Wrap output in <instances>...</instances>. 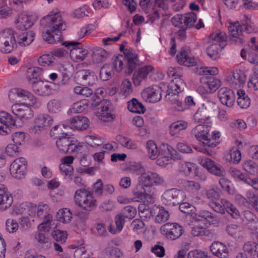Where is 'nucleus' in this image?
Here are the masks:
<instances>
[{"instance_id":"obj_1","label":"nucleus","mask_w":258,"mask_h":258,"mask_svg":"<svg viewBox=\"0 0 258 258\" xmlns=\"http://www.w3.org/2000/svg\"><path fill=\"white\" fill-rule=\"evenodd\" d=\"M17 95L22 98L25 103H16L12 106L13 113L22 120H27L33 117V111L31 108L36 103V98L29 91L21 88H14L10 90L9 97L14 100Z\"/></svg>"},{"instance_id":"obj_2","label":"nucleus","mask_w":258,"mask_h":258,"mask_svg":"<svg viewBox=\"0 0 258 258\" xmlns=\"http://www.w3.org/2000/svg\"><path fill=\"white\" fill-rule=\"evenodd\" d=\"M40 23L46 29L42 35L44 40L50 44L60 41L62 31L66 29L67 25L59 13L48 15L41 20Z\"/></svg>"},{"instance_id":"obj_3","label":"nucleus","mask_w":258,"mask_h":258,"mask_svg":"<svg viewBox=\"0 0 258 258\" xmlns=\"http://www.w3.org/2000/svg\"><path fill=\"white\" fill-rule=\"evenodd\" d=\"M229 36H227L224 32H215L211 34L209 38L211 40L217 42H224L229 37L232 42L235 44H240L243 42V39L240 37L243 31L247 33H255L257 30L253 25L251 24L240 25L238 21L231 23L228 27Z\"/></svg>"},{"instance_id":"obj_4","label":"nucleus","mask_w":258,"mask_h":258,"mask_svg":"<svg viewBox=\"0 0 258 258\" xmlns=\"http://www.w3.org/2000/svg\"><path fill=\"white\" fill-rule=\"evenodd\" d=\"M124 56H116L113 59V68L117 72H120L126 68L125 73L131 74L134 70L139 66V60L135 51L131 48L124 50Z\"/></svg>"},{"instance_id":"obj_5","label":"nucleus","mask_w":258,"mask_h":258,"mask_svg":"<svg viewBox=\"0 0 258 258\" xmlns=\"http://www.w3.org/2000/svg\"><path fill=\"white\" fill-rule=\"evenodd\" d=\"M146 149L150 158L153 160L157 158L160 156V155H163L166 152H171V155L174 159H180L181 157L176 151L174 150L171 147L169 146L168 144H163L160 148H158L156 144L152 140L148 141L147 142Z\"/></svg>"},{"instance_id":"obj_6","label":"nucleus","mask_w":258,"mask_h":258,"mask_svg":"<svg viewBox=\"0 0 258 258\" xmlns=\"http://www.w3.org/2000/svg\"><path fill=\"white\" fill-rule=\"evenodd\" d=\"M218 110L217 105L209 101L202 104L194 115L195 121L199 123H204L216 114Z\"/></svg>"},{"instance_id":"obj_7","label":"nucleus","mask_w":258,"mask_h":258,"mask_svg":"<svg viewBox=\"0 0 258 258\" xmlns=\"http://www.w3.org/2000/svg\"><path fill=\"white\" fill-rule=\"evenodd\" d=\"M74 198L76 204L85 210L90 211L96 206V200L93 198L92 194L84 188L78 189Z\"/></svg>"},{"instance_id":"obj_8","label":"nucleus","mask_w":258,"mask_h":258,"mask_svg":"<svg viewBox=\"0 0 258 258\" xmlns=\"http://www.w3.org/2000/svg\"><path fill=\"white\" fill-rule=\"evenodd\" d=\"M92 104L99 106L100 111L98 112V116L103 121L111 120L113 119L114 111L113 106L110 101L107 100H100L98 95L95 94L92 99Z\"/></svg>"},{"instance_id":"obj_9","label":"nucleus","mask_w":258,"mask_h":258,"mask_svg":"<svg viewBox=\"0 0 258 258\" xmlns=\"http://www.w3.org/2000/svg\"><path fill=\"white\" fill-rule=\"evenodd\" d=\"M62 127L64 126L59 125H55L50 131V134L58 138L56 144L59 151L64 154H70L69 151H71V147L74 144L72 138L67 137L68 134L67 133H61L62 135L59 136V133H54V131L57 129H59V130L61 131Z\"/></svg>"},{"instance_id":"obj_10","label":"nucleus","mask_w":258,"mask_h":258,"mask_svg":"<svg viewBox=\"0 0 258 258\" xmlns=\"http://www.w3.org/2000/svg\"><path fill=\"white\" fill-rule=\"evenodd\" d=\"M17 43L12 30H6L0 33V51L9 53L16 48Z\"/></svg>"},{"instance_id":"obj_11","label":"nucleus","mask_w":258,"mask_h":258,"mask_svg":"<svg viewBox=\"0 0 258 258\" xmlns=\"http://www.w3.org/2000/svg\"><path fill=\"white\" fill-rule=\"evenodd\" d=\"M62 45L70 51L71 57L76 61H83L88 54V50L82 48L80 42L66 41Z\"/></svg>"},{"instance_id":"obj_12","label":"nucleus","mask_w":258,"mask_h":258,"mask_svg":"<svg viewBox=\"0 0 258 258\" xmlns=\"http://www.w3.org/2000/svg\"><path fill=\"white\" fill-rule=\"evenodd\" d=\"M184 195L182 191L177 188L166 190L162 195L163 203L168 206L178 205L183 200Z\"/></svg>"},{"instance_id":"obj_13","label":"nucleus","mask_w":258,"mask_h":258,"mask_svg":"<svg viewBox=\"0 0 258 258\" xmlns=\"http://www.w3.org/2000/svg\"><path fill=\"white\" fill-rule=\"evenodd\" d=\"M210 128L208 126L200 123L192 130L191 134L198 141L202 142L205 146H214L213 140L212 143L210 140Z\"/></svg>"},{"instance_id":"obj_14","label":"nucleus","mask_w":258,"mask_h":258,"mask_svg":"<svg viewBox=\"0 0 258 258\" xmlns=\"http://www.w3.org/2000/svg\"><path fill=\"white\" fill-rule=\"evenodd\" d=\"M163 235L168 239L174 240L179 238L184 230L183 227L176 223H167L161 227Z\"/></svg>"},{"instance_id":"obj_15","label":"nucleus","mask_w":258,"mask_h":258,"mask_svg":"<svg viewBox=\"0 0 258 258\" xmlns=\"http://www.w3.org/2000/svg\"><path fill=\"white\" fill-rule=\"evenodd\" d=\"M27 161L24 158L15 159L10 166V171L12 176L17 179L23 178L26 174Z\"/></svg>"},{"instance_id":"obj_16","label":"nucleus","mask_w":258,"mask_h":258,"mask_svg":"<svg viewBox=\"0 0 258 258\" xmlns=\"http://www.w3.org/2000/svg\"><path fill=\"white\" fill-rule=\"evenodd\" d=\"M139 181L142 183L145 187L151 189H155L153 187L154 185H158L162 183L164 180L156 172L148 171L142 173L139 177Z\"/></svg>"},{"instance_id":"obj_17","label":"nucleus","mask_w":258,"mask_h":258,"mask_svg":"<svg viewBox=\"0 0 258 258\" xmlns=\"http://www.w3.org/2000/svg\"><path fill=\"white\" fill-rule=\"evenodd\" d=\"M161 88L153 85L145 88L142 92V96L146 101L154 103L161 100Z\"/></svg>"},{"instance_id":"obj_18","label":"nucleus","mask_w":258,"mask_h":258,"mask_svg":"<svg viewBox=\"0 0 258 258\" xmlns=\"http://www.w3.org/2000/svg\"><path fill=\"white\" fill-rule=\"evenodd\" d=\"M199 163L208 171L217 176L222 177L225 175V171L223 167L208 158H200L199 159Z\"/></svg>"},{"instance_id":"obj_19","label":"nucleus","mask_w":258,"mask_h":258,"mask_svg":"<svg viewBox=\"0 0 258 258\" xmlns=\"http://www.w3.org/2000/svg\"><path fill=\"white\" fill-rule=\"evenodd\" d=\"M15 120L11 115L5 111L0 112V135L11 133V128L15 125Z\"/></svg>"},{"instance_id":"obj_20","label":"nucleus","mask_w":258,"mask_h":258,"mask_svg":"<svg viewBox=\"0 0 258 258\" xmlns=\"http://www.w3.org/2000/svg\"><path fill=\"white\" fill-rule=\"evenodd\" d=\"M184 84L182 80L179 78H175L169 84L168 86V90L165 98L167 101H170L173 98H179L178 94L181 92L183 89Z\"/></svg>"},{"instance_id":"obj_21","label":"nucleus","mask_w":258,"mask_h":258,"mask_svg":"<svg viewBox=\"0 0 258 258\" xmlns=\"http://www.w3.org/2000/svg\"><path fill=\"white\" fill-rule=\"evenodd\" d=\"M155 189H151L145 187V186L141 182L136 185V187L133 189V194L137 199L136 201H143L147 199H151L152 196L154 195Z\"/></svg>"},{"instance_id":"obj_22","label":"nucleus","mask_w":258,"mask_h":258,"mask_svg":"<svg viewBox=\"0 0 258 258\" xmlns=\"http://www.w3.org/2000/svg\"><path fill=\"white\" fill-rule=\"evenodd\" d=\"M218 96L222 104L231 107L234 105L235 99L234 92L227 88H221L218 92Z\"/></svg>"},{"instance_id":"obj_23","label":"nucleus","mask_w":258,"mask_h":258,"mask_svg":"<svg viewBox=\"0 0 258 258\" xmlns=\"http://www.w3.org/2000/svg\"><path fill=\"white\" fill-rule=\"evenodd\" d=\"M70 154L75 153L82 165L86 166L85 161H86V156L88 153V149L85 144L79 143L76 144L74 143L73 146L71 147Z\"/></svg>"},{"instance_id":"obj_24","label":"nucleus","mask_w":258,"mask_h":258,"mask_svg":"<svg viewBox=\"0 0 258 258\" xmlns=\"http://www.w3.org/2000/svg\"><path fill=\"white\" fill-rule=\"evenodd\" d=\"M67 123L71 128L84 130L88 127L89 121L86 117L77 115L69 120Z\"/></svg>"},{"instance_id":"obj_25","label":"nucleus","mask_w":258,"mask_h":258,"mask_svg":"<svg viewBox=\"0 0 258 258\" xmlns=\"http://www.w3.org/2000/svg\"><path fill=\"white\" fill-rule=\"evenodd\" d=\"M29 212V215H32L33 213H36L37 218L43 220L47 219L49 217H52L49 214V207L46 204L41 203L37 207L36 205H31Z\"/></svg>"},{"instance_id":"obj_26","label":"nucleus","mask_w":258,"mask_h":258,"mask_svg":"<svg viewBox=\"0 0 258 258\" xmlns=\"http://www.w3.org/2000/svg\"><path fill=\"white\" fill-rule=\"evenodd\" d=\"M78 77L83 83L92 86L97 82V78L93 71L83 70L78 73Z\"/></svg>"},{"instance_id":"obj_27","label":"nucleus","mask_w":258,"mask_h":258,"mask_svg":"<svg viewBox=\"0 0 258 258\" xmlns=\"http://www.w3.org/2000/svg\"><path fill=\"white\" fill-rule=\"evenodd\" d=\"M200 81L207 91L210 93L215 92L221 86V81L213 77H202Z\"/></svg>"},{"instance_id":"obj_28","label":"nucleus","mask_w":258,"mask_h":258,"mask_svg":"<svg viewBox=\"0 0 258 258\" xmlns=\"http://www.w3.org/2000/svg\"><path fill=\"white\" fill-rule=\"evenodd\" d=\"M153 69L151 66H146L136 71L133 76V81L136 86H139L141 82L147 78L149 73Z\"/></svg>"},{"instance_id":"obj_29","label":"nucleus","mask_w":258,"mask_h":258,"mask_svg":"<svg viewBox=\"0 0 258 258\" xmlns=\"http://www.w3.org/2000/svg\"><path fill=\"white\" fill-rule=\"evenodd\" d=\"M227 81L232 87H239L245 82V76L242 71H236L227 76Z\"/></svg>"},{"instance_id":"obj_30","label":"nucleus","mask_w":258,"mask_h":258,"mask_svg":"<svg viewBox=\"0 0 258 258\" xmlns=\"http://www.w3.org/2000/svg\"><path fill=\"white\" fill-rule=\"evenodd\" d=\"M32 88L33 91L40 96H47L50 93L49 85L40 79L32 82Z\"/></svg>"},{"instance_id":"obj_31","label":"nucleus","mask_w":258,"mask_h":258,"mask_svg":"<svg viewBox=\"0 0 258 258\" xmlns=\"http://www.w3.org/2000/svg\"><path fill=\"white\" fill-rule=\"evenodd\" d=\"M210 251L213 254L220 258H227L228 256V251L227 246L218 241H214L212 243Z\"/></svg>"},{"instance_id":"obj_32","label":"nucleus","mask_w":258,"mask_h":258,"mask_svg":"<svg viewBox=\"0 0 258 258\" xmlns=\"http://www.w3.org/2000/svg\"><path fill=\"white\" fill-rule=\"evenodd\" d=\"M153 217L156 222L160 223L167 221L169 217V214L163 207L154 205Z\"/></svg>"},{"instance_id":"obj_33","label":"nucleus","mask_w":258,"mask_h":258,"mask_svg":"<svg viewBox=\"0 0 258 258\" xmlns=\"http://www.w3.org/2000/svg\"><path fill=\"white\" fill-rule=\"evenodd\" d=\"M176 58L178 63L180 64L189 67L194 66L196 64L195 58L189 57L184 48H182L179 54L177 55Z\"/></svg>"},{"instance_id":"obj_34","label":"nucleus","mask_w":258,"mask_h":258,"mask_svg":"<svg viewBox=\"0 0 258 258\" xmlns=\"http://www.w3.org/2000/svg\"><path fill=\"white\" fill-rule=\"evenodd\" d=\"M125 218V216L122 214H117L115 217L116 228H115L112 225H110L108 227V231L113 234H116L117 232H120L124 224Z\"/></svg>"},{"instance_id":"obj_35","label":"nucleus","mask_w":258,"mask_h":258,"mask_svg":"<svg viewBox=\"0 0 258 258\" xmlns=\"http://www.w3.org/2000/svg\"><path fill=\"white\" fill-rule=\"evenodd\" d=\"M35 123L39 131H42L45 127L51 125L53 122L52 118L48 114L40 115L35 119Z\"/></svg>"},{"instance_id":"obj_36","label":"nucleus","mask_w":258,"mask_h":258,"mask_svg":"<svg viewBox=\"0 0 258 258\" xmlns=\"http://www.w3.org/2000/svg\"><path fill=\"white\" fill-rule=\"evenodd\" d=\"M35 34L32 31L22 33L18 38V43L21 46L29 45L34 40Z\"/></svg>"},{"instance_id":"obj_37","label":"nucleus","mask_w":258,"mask_h":258,"mask_svg":"<svg viewBox=\"0 0 258 258\" xmlns=\"http://www.w3.org/2000/svg\"><path fill=\"white\" fill-rule=\"evenodd\" d=\"M16 22L17 24V27L22 30L29 29L33 24L30 18L23 14L18 16Z\"/></svg>"},{"instance_id":"obj_38","label":"nucleus","mask_w":258,"mask_h":258,"mask_svg":"<svg viewBox=\"0 0 258 258\" xmlns=\"http://www.w3.org/2000/svg\"><path fill=\"white\" fill-rule=\"evenodd\" d=\"M238 96L237 103L239 106L243 109H246L249 107L250 104V99L246 95L244 90H239L237 91Z\"/></svg>"},{"instance_id":"obj_39","label":"nucleus","mask_w":258,"mask_h":258,"mask_svg":"<svg viewBox=\"0 0 258 258\" xmlns=\"http://www.w3.org/2000/svg\"><path fill=\"white\" fill-rule=\"evenodd\" d=\"M127 108L131 112L137 113H144L146 111L144 106L136 98H133L127 102Z\"/></svg>"},{"instance_id":"obj_40","label":"nucleus","mask_w":258,"mask_h":258,"mask_svg":"<svg viewBox=\"0 0 258 258\" xmlns=\"http://www.w3.org/2000/svg\"><path fill=\"white\" fill-rule=\"evenodd\" d=\"M108 55V53L104 49L96 47L93 49L92 59L94 62L98 63L105 60Z\"/></svg>"},{"instance_id":"obj_41","label":"nucleus","mask_w":258,"mask_h":258,"mask_svg":"<svg viewBox=\"0 0 258 258\" xmlns=\"http://www.w3.org/2000/svg\"><path fill=\"white\" fill-rule=\"evenodd\" d=\"M195 218L199 221L206 220L213 224L217 223L214 214L206 210H201L195 214Z\"/></svg>"},{"instance_id":"obj_42","label":"nucleus","mask_w":258,"mask_h":258,"mask_svg":"<svg viewBox=\"0 0 258 258\" xmlns=\"http://www.w3.org/2000/svg\"><path fill=\"white\" fill-rule=\"evenodd\" d=\"M139 214L140 217L145 220L153 217V206L150 208L145 204H140L138 206Z\"/></svg>"},{"instance_id":"obj_43","label":"nucleus","mask_w":258,"mask_h":258,"mask_svg":"<svg viewBox=\"0 0 258 258\" xmlns=\"http://www.w3.org/2000/svg\"><path fill=\"white\" fill-rule=\"evenodd\" d=\"M187 125V122L183 120H178L171 123L169 127L170 135L172 136L176 135L180 131L186 128Z\"/></svg>"},{"instance_id":"obj_44","label":"nucleus","mask_w":258,"mask_h":258,"mask_svg":"<svg viewBox=\"0 0 258 258\" xmlns=\"http://www.w3.org/2000/svg\"><path fill=\"white\" fill-rule=\"evenodd\" d=\"M42 71V68L37 67H33L28 69L27 77L31 83L36 80L40 79L39 77Z\"/></svg>"},{"instance_id":"obj_45","label":"nucleus","mask_w":258,"mask_h":258,"mask_svg":"<svg viewBox=\"0 0 258 258\" xmlns=\"http://www.w3.org/2000/svg\"><path fill=\"white\" fill-rule=\"evenodd\" d=\"M182 183L184 189L191 193L197 192L201 188L199 183L195 181L185 180Z\"/></svg>"},{"instance_id":"obj_46","label":"nucleus","mask_w":258,"mask_h":258,"mask_svg":"<svg viewBox=\"0 0 258 258\" xmlns=\"http://www.w3.org/2000/svg\"><path fill=\"white\" fill-rule=\"evenodd\" d=\"M221 47L220 44L215 43L209 46L207 49V54L213 60L219 57V51Z\"/></svg>"},{"instance_id":"obj_47","label":"nucleus","mask_w":258,"mask_h":258,"mask_svg":"<svg viewBox=\"0 0 258 258\" xmlns=\"http://www.w3.org/2000/svg\"><path fill=\"white\" fill-rule=\"evenodd\" d=\"M223 207L225 210L231 215V216L235 219H237L239 216V213L238 210L232 204L226 200H223L222 201Z\"/></svg>"},{"instance_id":"obj_48","label":"nucleus","mask_w":258,"mask_h":258,"mask_svg":"<svg viewBox=\"0 0 258 258\" xmlns=\"http://www.w3.org/2000/svg\"><path fill=\"white\" fill-rule=\"evenodd\" d=\"M243 249L247 256L252 257L258 250V244L255 242L249 241L244 244Z\"/></svg>"},{"instance_id":"obj_49","label":"nucleus","mask_w":258,"mask_h":258,"mask_svg":"<svg viewBox=\"0 0 258 258\" xmlns=\"http://www.w3.org/2000/svg\"><path fill=\"white\" fill-rule=\"evenodd\" d=\"M13 197L8 192L0 198V209L5 210L9 208L13 203Z\"/></svg>"},{"instance_id":"obj_50","label":"nucleus","mask_w":258,"mask_h":258,"mask_svg":"<svg viewBox=\"0 0 258 258\" xmlns=\"http://www.w3.org/2000/svg\"><path fill=\"white\" fill-rule=\"evenodd\" d=\"M232 176L236 180L242 181L249 185V180H250L247 174L241 172L236 169H232L231 170Z\"/></svg>"},{"instance_id":"obj_51","label":"nucleus","mask_w":258,"mask_h":258,"mask_svg":"<svg viewBox=\"0 0 258 258\" xmlns=\"http://www.w3.org/2000/svg\"><path fill=\"white\" fill-rule=\"evenodd\" d=\"M47 106L48 111L52 113H58L61 111V102L57 99L50 100Z\"/></svg>"},{"instance_id":"obj_52","label":"nucleus","mask_w":258,"mask_h":258,"mask_svg":"<svg viewBox=\"0 0 258 258\" xmlns=\"http://www.w3.org/2000/svg\"><path fill=\"white\" fill-rule=\"evenodd\" d=\"M172 25L180 29H187L186 24L185 23L183 15L177 14L171 19Z\"/></svg>"},{"instance_id":"obj_53","label":"nucleus","mask_w":258,"mask_h":258,"mask_svg":"<svg viewBox=\"0 0 258 258\" xmlns=\"http://www.w3.org/2000/svg\"><path fill=\"white\" fill-rule=\"evenodd\" d=\"M248 87L254 91L258 90V70H253L247 83Z\"/></svg>"},{"instance_id":"obj_54","label":"nucleus","mask_w":258,"mask_h":258,"mask_svg":"<svg viewBox=\"0 0 258 258\" xmlns=\"http://www.w3.org/2000/svg\"><path fill=\"white\" fill-rule=\"evenodd\" d=\"M57 215L59 216V220L63 223L70 222L72 218V213L70 210L67 208L59 210L57 212Z\"/></svg>"},{"instance_id":"obj_55","label":"nucleus","mask_w":258,"mask_h":258,"mask_svg":"<svg viewBox=\"0 0 258 258\" xmlns=\"http://www.w3.org/2000/svg\"><path fill=\"white\" fill-rule=\"evenodd\" d=\"M126 169L132 173H142L144 169L139 162L131 161L126 163Z\"/></svg>"},{"instance_id":"obj_56","label":"nucleus","mask_w":258,"mask_h":258,"mask_svg":"<svg viewBox=\"0 0 258 258\" xmlns=\"http://www.w3.org/2000/svg\"><path fill=\"white\" fill-rule=\"evenodd\" d=\"M54 57L51 54H44L41 56L38 59V62L42 66H53Z\"/></svg>"},{"instance_id":"obj_57","label":"nucleus","mask_w":258,"mask_h":258,"mask_svg":"<svg viewBox=\"0 0 258 258\" xmlns=\"http://www.w3.org/2000/svg\"><path fill=\"white\" fill-rule=\"evenodd\" d=\"M52 236L56 241L62 243L66 241L68 234L66 231L57 229L52 232Z\"/></svg>"},{"instance_id":"obj_58","label":"nucleus","mask_w":258,"mask_h":258,"mask_svg":"<svg viewBox=\"0 0 258 258\" xmlns=\"http://www.w3.org/2000/svg\"><path fill=\"white\" fill-rule=\"evenodd\" d=\"M183 16L185 21V23L186 24L187 29L190 28L194 26L197 19V16L195 13L191 12L185 14Z\"/></svg>"},{"instance_id":"obj_59","label":"nucleus","mask_w":258,"mask_h":258,"mask_svg":"<svg viewBox=\"0 0 258 258\" xmlns=\"http://www.w3.org/2000/svg\"><path fill=\"white\" fill-rule=\"evenodd\" d=\"M230 159L229 161L237 164L241 160V155L240 151L236 148H232L229 151Z\"/></svg>"},{"instance_id":"obj_60","label":"nucleus","mask_w":258,"mask_h":258,"mask_svg":"<svg viewBox=\"0 0 258 258\" xmlns=\"http://www.w3.org/2000/svg\"><path fill=\"white\" fill-rule=\"evenodd\" d=\"M88 101L82 100L75 103L72 107V111L75 113H79L83 111L88 107Z\"/></svg>"},{"instance_id":"obj_61","label":"nucleus","mask_w":258,"mask_h":258,"mask_svg":"<svg viewBox=\"0 0 258 258\" xmlns=\"http://www.w3.org/2000/svg\"><path fill=\"white\" fill-rule=\"evenodd\" d=\"M53 222L52 217H49L47 219L43 220L38 227L39 230L41 232L49 231L51 228Z\"/></svg>"},{"instance_id":"obj_62","label":"nucleus","mask_w":258,"mask_h":258,"mask_svg":"<svg viewBox=\"0 0 258 258\" xmlns=\"http://www.w3.org/2000/svg\"><path fill=\"white\" fill-rule=\"evenodd\" d=\"M112 72L109 66L104 64L100 69V77L103 81H107L111 78Z\"/></svg>"},{"instance_id":"obj_63","label":"nucleus","mask_w":258,"mask_h":258,"mask_svg":"<svg viewBox=\"0 0 258 258\" xmlns=\"http://www.w3.org/2000/svg\"><path fill=\"white\" fill-rule=\"evenodd\" d=\"M179 205V209L182 213L192 215L195 212V207L192 205H191L188 203L181 202Z\"/></svg>"},{"instance_id":"obj_64","label":"nucleus","mask_w":258,"mask_h":258,"mask_svg":"<svg viewBox=\"0 0 258 258\" xmlns=\"http://www.w3.org/2000/svg\"><path fill=\"white\" fill-rule=\"evenodd\" d=\"M19 224L16 220L9 219L6 222V230L9 233H14L17 231Z\"/></svg>"}]
</instances>
